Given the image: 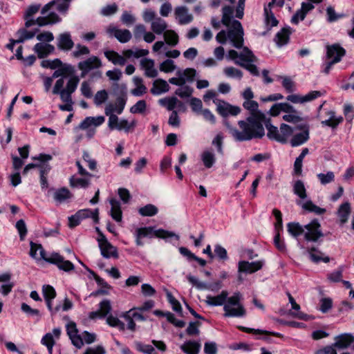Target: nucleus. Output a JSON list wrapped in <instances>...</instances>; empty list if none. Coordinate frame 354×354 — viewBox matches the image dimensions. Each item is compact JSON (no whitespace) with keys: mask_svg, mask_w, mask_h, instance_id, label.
<instances>
[{"mask_svg":"<svg viewBox=\"0 0 354 354\" xmlns=\"http://www.w3.org/2000/svg\"><path fill=\"white\" fill-rule=\"evenodd\" d=\"M263 266V261H257L253 262L241 261L238 264V271L239 272L252 274L261 269Z\"/></svg>","mask_w":354,"mask_h":354,"instance_id":"nucleus-19","label":"nucleus"},{"mask_svg":"<svg viewBox=\"0 0 354 354\" xmlns=\"http://www.w3.org/2000/svg\"><path fill=\"white\" fill-rule=\"evenodd\" d=\"M354 342V336L350 333H344L335 337L334 348H346Z\"/></svg>","mask_w":354,"mask_h":354,"instance_id":"nucleus-29","label":"nucleus"},{"mask_svg":"<svg viewBox=\"0 0 354 354\" xmlns=\"http://www.w3.org/2000/svg\"><path fill=\"white\" fill-rule=\"evenodd\" d=\"M91 217L95 223H97L99 221L98 218V209H95V210H91L89 209H80L75 213V218H79L80 221Z\"/></svg>","mask_w":354,"mask_h":354,"instance_id":"nucleus-40","label":"nucleus"},{"mask_svg":"<svg viewBox=\"0 0 354 354\" xmlns=\"http://www.w3.org/2000/svg\"><path fill=\"white\" fill-rule=\"evenodd\" d=\"M180 348L186 354H198L201 344L195 341H187L180 346Z\"/></svg>","mask_w":354,"mask_h":354,"instance_id":"nucleus-43","label":"nucleus"},{"mask_svg":"<svg viewBox=\"0 0 354 354\" xmlns=\"http://www.w3.org/2000/svg\"><path fill=\"white\" fill-rule=\"evenodd\" d=\"M228 297V292L223 290L221 294L216 296L207 295L206 297V303L209 306H222L225 304Z\"/></svg>","mask_w":354,"mask_h":354,"instance_id":"nucleus-32","label":"nucleus"},{"mask_svg":"<svg viewBox=\"0 0 354 354\" xmlns=\"http://www.w3.org/2000/svg\"><path fill=\"white\" fill-rule=\"evenodd\" d=\"M158 212V209L152 204H147L139 208L138 213L142 216H153Z\"/></svg>","mask_w":354,"mask_h":354,"instance_id":"nucleus-53","label":"nucleus"},{"mask_svg":"<svg viewBox=\"0 0 354 354\" xmlns=\"http://www.w3.org/2000/svg\"><path fill=\"white\" fill-rule=\"evenodd\" d=\"M136 243L138 246L143 245L142 239L145 237L152 238L153 236L167 239L176 236L177 239H179L178 235L174 232H169L162 229L154 230L152 227H138L135 232Z\"/></svg>","mask_w":354,"mask_h":354,"instance_id":"nucleus-8","label":"nucleus"},{"mask_svg":"<svg viewBox=\"0 0 354 354\" xmlns=\"http://www.w3.org/2000/svg\"><path fill=\"white\" fill-rule=\"evenodd\" d=\"M166 43L171 46H175L178 43V35L173 30H167L163 35Z\"/></svg>","mask_w":354,"mask_h":354,"instance_id":"nucleus-52","label":"nucleus"},{"mask_svg":"<svg viewBox=\"0 0 354 354\" xmlns=\"http://www.w3.org/2000/svg\"><path fill=\"white\" fill-rule=\"evenodd\" d=\"M345 50L339 44H333L327 46L326 56L328 59H330L331 60L334 59V57H339L341 60L342 57L345 55Z\"/></svg>","mask_w":354,"mask_h":354,"instance_id":"nucleus-42","label":"nucleus"},{"mask_svg":"<svg viewBox=\"0 0 354 354\" xmlns=\"http://www.w3.org/2000/svg\"><path fill=\"white\" fill-rule=\"evenodd\" d=\"M350 214L351 207L348 203H344L339 206L337 214L342 224L347 222Z\"/></svg>","mask_w":354,"mask_h":354,"instance_id":"nucleus-48","label":"nucleus"},{"mask_svg":"<svg viewBox=\"0 0 354 354\" xmlns=\"http://www.w3.org/2000/svg\"><path fill=\"white\" fill-rule=\"evenodd\" d=\"M58 48L63 50H70L74 46V42L71 39V34L68 32L60 34L57 37Z\"/></svg>","mask_w":354,"mask_h":354,"instance_id":"nucleus-28","label":"nucleus"},{"mask_svg":"<svg viewBox=\"0 0 354 354\" xmlns=\"http://www.w3.org/2000/svg\"><path fill=\"white\" fill-rule=\"evenodd\" d=\"M167 22L160 17L154 19L151 24V30L157 35H164L165 32L167 30Z\"/></svg>","mask_w":354,"mask_h":354,"instance_id":"nucleus-38","label":"nucleus"},{"mask_svg":"<svg viewBox=\"0 0 354 354\" xmlns=\"http://www.w3.org/2000/svg\"><path fill=\"white\" fill-rule=\"evenodd\" d=\"M196 71L192 68H187L185 70H178L176 72L177 77H171L169 82L176 86H183L186 82H192L196 76Z\"/></svg>","mask_w":354,"mask_h":354,"instance_id":"nucleus-10","label":"nucleus"},{"mask_svg":"<svg viewBox=\"0 0 354 354\" xmlns=\"http://www.w3.org/2000/svg\"><path fill=\"white\" fill-rule=\"evenodd\" d=\"M303 131L299 133L295 134L290 140V145L292 147H297L303 145L307 142L309 139V127L307 125H304L303 127Z\"/></svg>","mask_w":354,"mask_h":354,"instance_id":"nucleus-30","label":"nucleus"},{"mask_svg":"<svg viewBox=\"0 0 354 354\" xmlns=\"http://www.w3.org/2000/svg\"><path fill=\"white\" fill-rule=\"evenodd\" d=\"M102 66L100 59L97 56H91L88 58L81 61L77 64L78 69L81 71V77H84L91 71H95L90 75V80H97L102 77V72L97 69Z\"/></svg>","mask_w":354,"mask_h":354,"instance_id":"nucleus-7","label":"nucleus"},{"mask_svg":"<svg viewBox=\"0 0 354 354\" xmlns=\"http://www.w3.org/2000/svg\"><path fill=\"white\" fill-rule=\"evenodd\" d=\"M288 232L294 238H297L301 234L304 235V225L297 222H290L287 224Z\"/></svg>","mask_w":354,"mask_h":354,"instance_id":"nucleus-45","label":"nucleus"},{"mask_svg":"<svg viewBox=\"0 0 354 354\" xmlns=\"http://www.w3.org/2000/svg\"><path fill=\"white\" fill-rule=\"evenodd\" d=\"M99 310L97 311H93L89 313L90 319H95L97 317H104L111 310V302L108 299H104L100 303Z\"/></svg>","mask_w":354,"mask_h":354,"instance_id":"nucleus-27","label":"nucleus"},{"mask_svg":"<svg viewBox=\"0 0 354 354\" xmlns=\"http://www.w3.org/2000/svg\"><path fill=\"white\" fill-rule=\"evenodd\" d=\"M109 98L108 92L104 90L98 91L93 97V102L97 106H101Z\"/></svg>","mask_w":354,"mask_h":354,"instance_id":"nucleus-54","label":"nucleus"},{"mask_svg":"<svg viewBox=\"0 0 354 354\" xmlns=\"http://www.w3.org/2000/svg\"><path fill=\"white\" fill-rule=\"evenodd\" d=\"M91 178L88 176L82 178L72 176L69 179L70 186L75 188H86L90 185Z\"/></svg>","mask_w":354,"mask_h":354,"instance_id":"nucleus-36","label":"nucleus"},{"mask_svg":"<svg viewBox=\"0 0 354 354\" xmlns=\"http://www.w3.org/2000/svg\"><path fill=\"white\" fill-rule=\"evenodd\" d=\"M133 82L136 86V88L131 91V93L133 95L140 97L146 93L147 88L144 85L141 77L136 76L133 78Z\"/></svg>","mask_w":354,"mask_h":354,"instance_id":"nucleus-41","label":"nucleus"},{"mask_svg":"<svg viewBox=\"0 0 354 354\" xmlns=\"http://www.w3.org/2000/svg\"><path fill=\"white\" fill-rule=\"evenodd\" d=\"M105 121L104 116L86 117L79 125V128L86 130V136L91 138L95 133V128L102 124Z\"/></svg>","mask_w":354,"mask_h":354,"instance_id":"nucleus-9","label":"nucleus"},{"mask_svg":"<svg viewBox=\"0 0 354 354\" xmlns=\"http://www.w3.org/2000/svg\"><path fill=\"white\" fill-rule=\"evenodd\" d=\"M227 57L234 60V63L248 70L252 75L259 76V72L257 67L253 64L257 62V57L247 47H244L241 53L234 50L228 51Z\"/></svg>","mask_w":354,"mask_h":354,"instance_id":"nucleus-4","label":"nucleus"},{"mask_svg":"<svg viewBox=\"0 0 354 354\" xmlns=\"http://www.w3.org/2000/svg\"><path fill=\"white\" fill-rule=\"evenodd\" d=\"M106 32L111 36L115 37L120 42L126 43L131 38V33L127 29H118L113 26H110L106 29Z\"/></svg>","mask_w":354,"mask_h":354,"instance_id":"nucleus-20","label":"nucleus"},{"mask_svg":"<svg viewBox=\"0 0 354 354\" xmlns=\"http://www.w3.org/2000/svg\"><path fill=\"white\" fill-rule=\"evenodd\" d=\"M32 158L42 162V163L38 165L37 167L40 169V174L46 175L50 170V166L45 162L52 160V156L41 153L38 156L33 157Z\"/></svg>","mask_w":354,"mask_h":354,"instance_id":"nucleus-37","label":"nucleus"},{"mask_svg":"<svg viewBox=\"0 0 354 354\" xmlns=\"http://www.w3.org/2000/svg\"><path fill=\"white\" fill-rule=\"evenodd\" d=\"M136 124V122L135 120L129 122L127 120L122 119L119 120L118 126L116 127V129L118 131L124 130L125 131H129L131 129H133Z\"/></svg>","mask_w":354,"mask_h":354,"instance_id":"nucleus-62","label":"nucleus"},{"mask_svg":"<svg viewBox=\"0 0 354 354\" xmlns=\"http://www.w3.org/2000/svg\"><path fill=\"white\" fill-rule=\"evenodd\" d=\"M73 72V68L71 65H64L59 67L53 74L52 77L57 78L61 77V78L66 77L71 75Z\"/></svg>","mask_w":354,"mask_h":354,"instance_id":"nucleus-49","label":"nucleus"},{"mask_svg":"<svg viewBox=\"0 0 354 354\" xmlns=\"http://www.w3.org/2000/svg\"><path fill=\"white\" fill-rule=\"evenodd\" d=\"M234 8L225 6L222 8L221 23L228 28V30H221L216 36V41L225 44L228 39L232 45L240 48L243 44V29L240 21L233 19Z\"/></svg>","mask_w":354,"mask_h":354,"instance_id":"nucleus-2","label":"nucleus"},{"mask_svg":"<svg viewBox=\"0 0 354 354\" xmlns=\"http://www.w3.org/2000/svg\"><path fill=\"white\" fill-rule=\"evenodd\" d=\"M223 73L225 76L230 78H237L241 80L243 77L242 71L232 66L224 68Z\"/></svg>","mask_w":354,"mask_h":354,"instance_id":"nucleus-57","label":"nucleus"},{"mask_svg":"<svg viewBox=\"0 0 354 354\" xmlns=\"http://www.w3.org/2000/svg\"><path fill=\"white\" fill-rule=\"evenodd\" d=\"M99 247L101 250L102 255L105 258L117 257V250L106 239L102 233H100L97 238Z\"/></svg>","mask_w":354,"mask_h":354,"instance_id":"nucleus-14","label":"nucleus"},{"mask_svg":"<svg viewBox=\"0 0 354 354\" xmlns=\"http://www.w3.org/2000/svg\"><path fill=\"white\" fill-rule=\"evenodd\" d=\"M307 2L301 3V8L298 10L295 14L292 17L291 22L295 24H298L300 21H303L306 15L315 8L313 3H319L323 0H307Z\"/></svg>","mask_w":354,"mask_h":354,"instance_id":"nucleus-13","label":"nucleus"},{"mask_svg":"<svg viewBox=\"0 0 354 354\" xmlns=\"http://www.w3.org/2000/svg\"><path fill=\"white\" fill-rule=\"evenodd\" d=\"M25 19V26L27 28L30 27L35 24H37L39 26H44L49 24H56L61 21L59 17L53 12L49 13L47 16L39 17L35 20L31 17Z\"/></svg>","mask_w":354,"mask_h":354,"instance_id":"nucleus-12","label":"nucleus"},{"mask_svg":"<svg viewBox=\"0 0 354 354\" xmlns=\"http://www.w3.org/2000/svg\"><path fill=\"white\" fill-rule=\"evenodd\" d=\"M169 85L168 83L162 79H158L153 82V86L151 88V93L154 95H159L167 93L169 91Z\"/></svg>","mask_w":354,"mask_h":354,"instance_id":"nucleus-33","label":"nucleus"},{"mask_svg":"<svg viewBox=\"0 0 354 354\" xmlns=\"http://www.w3.org/2000/svg\"><path fill=\"white\" fill-rule=\"evenodd\" d=\"M73 197V194L66 187L56 189L53 193V199L57 204L68 202Z\"/></svg>","mask_w":354,"mask_h":354,"instance_id":"nucleus-31","label":"nucleus"},{"mask_svg":"<svg viewBox=\"0 0 354 354\" xmlns=\"http://www.w3.org/2000/svg\"><path fill=\"white\" fill-rule=\"evenodd\" d=\"M140 66L145 71V75L151 78L158 76V72L155 68V62L151 59L144 58L140 61Z\"/></svg>","mask_w":354,"mask_h":354,"instance_id":"nucleus-26","label":"nucleus"},{"mask_svg":"<svg viewBox=\"0 0 354 354\" xmlns=\"http://www.w3.org/2000/svg\"><path fill=\"white\" fill-rule=\"evenodd\" d=\"M283 119L288 122L291 123H297L302 121V118L300 116V113L294 109V112H290L287 114H285L283 116Z\"/></svg>","mask_w":354,"mask_h":354,"instance_id":"nucleus-59","label":"nucleus"},{"mask_svg":"<svg viewBox=\"0 0 354 354\" xmlns=\"http://www.w3.org/2000/svg\"><path fill=\"white\" fill-rule=\"evenodd\" d=\"M200 160L206 169H210L216 162V156L212 148L205 149L200 154Z\"/></svg>","mask_w":354,"mask_h":354,"instance_id":"nucleus-22","label":"nucleus"},{"mask_svg":"<svg viewBox=\"0 0 354 354\" xmlns=\"http://www.w3.org/2000/svg\"><path fill=\"white\" fill-rule=\"evenodd\" d=\"M292 192L299 198V200L297 201L296 203L298 205L301 206L303 209L313 212L317 215H321L326 212L324 208L317 206L311 200H306L308 197L307 191L302 180H297L293 183Z\"/></svg>","mask_w":354,"mask_h":354,"instance_id":"nucleus-5","label":"nucleus"},{"mask_svg":"<svg viewBox=\"0 0 354 354\" xmlns=\"http://www.w3.org/2000/svg\"><path fill=\"white\" fill-rule=\"evenodd\" d=\"M263 122H264L265 126L268 130L267 136L271 140H274L277 141V137L280 136V131L278 129L277 127L273 126L270 122V119L267 120H264Z\"/></svg>","mask_w":354,"mask_h":354,"instance_id":"nucleus-51","label":"nucleus"},{"mask_svg":"<svg viewBox=\"0 0 354 354\" xmlns=\"http://www.w3.org/2000/svg\"><path fill=\"white\" fill-rule=\"evenodd\" d=\"M187 279L189 282L191 283L194 286H195L197 289L201 290H209L212 291H217L221 288V281H216L213 283H207L203 281H201L192 275H187Z\"/></svg>","mask_w":354,"mask_h":354,"instance_id":"nucleus-18","label":"nucleus"},{"mask_svg":"<svg viewBox=\"0 0 354 354\" xmlns=\"http://www.w3.org/2000/svg\"><path fill=\"white\" fill-rule=\"evenodd\" d=\"M323 236L321 225L317 220H313L304 225V239L306 241L315 242Z\"/></svg>","mask_w":354,"mask_h":354,"instance_id":"nucleus-11","label":"nucleus"},{"mask_svg":"<svg viewBox=\"0 0 354 354\" xmlns=\"http://www.w3.org/2000/svg\"><path fill=\"white\" fill-rule=\"evenodd\" d=\"M317 177L322 185H326L335 180V174L331 171H328L326 174L319 173Z\"/></svg>","mask_w":354,"mask_h":354,"instance_id":"nucleus-55","label":"nucleus"},{"mask_svg":"<svg viewBox=\"0 0 354 354\" xmlns=\"http://www.w3.org/2000/svg\"><path fill=\"white\" fill-rule=\"evenodd\" d=\"M217 111L223 116L236 115L241 112L239 106H232L224 101H218L217 104Z\"/></svg>","mask_w":354,"mask_h":354,"instance_id":"nucleus-25","label":"nucleus"},{"mask_svg":"<svg viewBox=\"0 0 354 354\" xmlns=\"http://www.w3.org/2000/svg\"><path fill=\"white\" fill-rule=\"evenodd\" d=\"M322 93L319 91H313L307 93L304 96L297 94H291L287 96V100L294 104H304L305 102L314 100L322 95Z\"/></svg>","mask_w":354,"mask_h":354,"instance_id":"nucleus-16","label":"nucleus"},{"mask_svg":"<svg viewBox=\"0 0 354 354\" xmlns=\"http://www.w3.org/2000/svg\"><path fill=\"white\" fill-rule=\"evenodd\" d=\"M279 131L280 136L277 137V142L284 144L287 142L288 138L292 134L293 129L286 124H281Z\"/></svg>","mask_w":354,"mask_h":354,"instance_id":"nucleus-46","label":"nucleus"},{"mask_svg":"<svg viewBox=\"0 0 354 354\" xmlns=\"http://www.w3.org/2000/svg\"><path fill=\"white\" fill-rule=\"evenodd\" d=\"M174 62L171 59H166L160 64V71L165 73H171L176 69Z\"/></svg>","mask_w":354,"mask_h":354,"instance_id":"nucleus-64","label":"nucleus"},{"mask_svg":"<svg viewBox=\"0 0 354 354\" xmlns=\"http://www.w3.org/2000/svg\"><path fill=\"white\" fill-rule=\"evenodd\" d=\"M71 0H53L48 3L46 4L41 10V15H46L49 10L55 7L60 12H65L69 6Z\"/></svg>","mask_w":354,"mask_h":354,"instance_id":"nucleus-23","label":"nucleus"},{"mask_svg":"<svg viewBox=\"0 0 354 354\" xmlns=\"http://www.w3.org/2000/svg\"><path fill=\"white\" fill-rule=\"evenodd\" d=\"M42 293L46 302L47 307L52 315L56 314L61 308L59 305L53 308L52 301L56 297L55 288L50 285H44L42 287Z\"/></svg>","mask_w":354,"mask_h":354,"instance_id":"nucleus-15","label":"nucleus"},{"mask_svg":"<svg viewBox=\"0 0 354 354\" xmlns=\"http://www.w3.org/2000/svg\"><path fill=\"white\" fill-rule=\"evenodd\" d=\"M325 119L321 122L324 126L336 128L343 121L342 116H337L333 110H324Z\"/></svg>","mask_w":354,"mask_h":354,"instance_id":"nucleus-24","label":"nucleus"},{"mask_svg":"<svg viewBox=\"0 0 354 354\" xmlns=\"http://www.w3.org/2000/svg\"><path fill=\"white\" fill-rule=\"evenodd\" d=\"M174 15L180 25L189 24L194 19L192 14L189 12V9L185 6H177L175 8Z\"/></svg>","mask_w":354,"mask_h":354,"instance_id":"nucleus-17","label":"nucleus"},{"mask_svg":"<svg viewBox=\"0 0 354 354\" xmlns=\"http://www.w3.org/2000/svg\"><path fill=\"white\" fill-rule=\"evenodd\" d=\"M80 91L82 95L86 98L93 97V91L90 81H84L80 87Z\"/></svg>","mask_w":354,"mask_h":354,"instance_id":"nucleus-63","label":"nucleus"},{"mask_svg":"<svg viewBox=\"0 0 354 354\" xmlns=\"http://www.w3.org/2000/svg\"><path fill=\"white\" fill-rule=\"evenodd\" d=\"M66 331L73 344L77 348H80L84 343L82 337L78 335L76 324L73 322L68 323L66 325Z\"/></svg>","mask_w":354,"mask_h":354,"instance_id":"nucleus-21","label":"nucleus"},{"mask_svg":"<svg viewBox=\"0 0 354 354\" xmlns=\"http://www.w3.org/2000/svg\"><path fill=\"white\" fill-rule=\"evenodd\" d=\"M291 32L292 31L290 27L283 28L279 32H278L274 37V41L276 42L277 46L281 47L287 44L289 41Z\"/></svg>","mask_w":354,"mask_h":354,"instance_id":"nucleus-34","label":"nucleus"},{"mask_svg":"<svg viewBox=\"0 0 354 354\" xmlns=\"http://www.w3.org/2000/svg\"><path fill=\"white\" fill-rule=\"evenodd\" d=\"M308 253H309L310 259L313 262L318 263L320 261H322L325 263H328L330 261V259L328 257H322L323 254L315 248L308 249Z\"/></svg>","mask_w":354,"mask_h":354,"instance_id":"nucleus-50","label":"nucleus"},{"mask_svg":"<svg viewBox=\"0 0 354 354\" xmlns=\"http://www.w3.org/2000/svg\"><path fill=\"white\" fill-rule=\"evenodd\" d=\"M17 35L18 36L17 41L18 43H22L25 40L32 39L35 36V32L28 31L26 29H20L17 31Z\"/></svg>","mask_w":354,"mask_h":354,"instance_id":"nucleus-60","label":"nucleus"},{"mask_svg":"<svg viewBox=\"0 0 354 354\" xmlns=\"http://www.w3.org/2000/svg\"><path fill=\"white\" fill-rule=\"evenodd\" d=\"M243 106L250 112V115L238 122L240 130L225 123L229 133L238 142L261 138L265 135L263 122L266 120V115L259 110V104L254 100L244 101Z\"/></svg>","mask_w":354,"mask_h":354,"instance_id":"nucleus-1","label":"nucleus"},{"mask_svg":"<svg viewBox=\"0 0 354 354\" xmlns=\"http://www.w3.org/2000/svg\"><path fill=\"white\" fill-rule=\"evenodd\" d=\"M180 88L176 89L175 91L176 95H178L182 98L190 97L193 93V88L187 85L179 86Z\"/></svg>","mask_w":354,"mask_h":354,"instance_id":"nucleus-61","label":"nucleus"},{"mask_svg":"<svg viewBox=\"0 0 354 354\" xmlns=\"http://www.w3.org/2000/svg\"><path fill=\"white\" fill-rule=\"evenodd\" d=\"M264 15H265V21L267 26H270V27L276 26L278 24V21L274 16L273 13L271 11V8L269 7L264 8Z\"/></svg>","mask_w":354,"mask_h":354,"instance_id":"nucleus-56","label":"nucleus"},{"mask_svg":"<svg viewBox=\"0 0 354 354\" xmlns=\"http://www.w3.org/2000/svg\"><path fill=\"white\" fill-rule=\"evenodd\" d=\"M326 20L330 23L336 21L344 17L343 14L337 13L334 8L330 6L326 8Z\"/></svg>","mask_w":354,"mask_h":354,"instance_id":"nucleus-58","label":"nucleus"},{"mask_svg":"<svg viewBox=\"0 0 354 354\" xmlns=\"http://www.w3.org/2000/svg\"><path fill=\"white\" fill-rule=\"evenodd\" d=\"M104 54L106 59L114 65L124 66L126 63V59L114 50H106Z\"/></svg>","mask_w":354,"mask_h":354,"instance_id":"nucleus-39","label":"nucleus"},{"mask_svg":"<svg viewBox=\"0 0 354 354\" xmlns=\"http://www.w3.org/2000/svg\"><path fill=\"white\" fill-rule=\"evenodd\" d=\"M110 204L111 205V216L117 222L122 221V213L120 207V203L115 199L110 200Z\"/></svg>","mask_w":354,"mask_h":354,"instance_id":"nucleus-47","label":"nucleus"},{"mask_svg":"<svg viewBox=\"0 0 354 354\" xmlns=\"http://www.w3.org/2000/svg\"><path fill=\"white\" fill-rule=\"evenodd\" d=\"M55 50L53 45L44 43H37L34 46V50L39 58H44L52 53Z\"/></svg>","mask_w":354,"mask_h":354,"instance_id":"nucleus-35","label":"nucleus"},{"mask_svg":"<svg viewBox=\"0 0 354 354\" xmlns=\"http://www.w3.org/2000/svg\"><path fill=\"white\" fill-rule=\"evenodd\" d=\"M243 296L240 292H235L231 297H228L223 306L224 317H243L246 315V310L241 304Z\"/></svg>","mask_w":354,"mask_h":354,"instance_id":"nucleus-6","label":"nucleus"},{"mask_svg":"<svg viewBox=\"0 0 354 354\" xmlns=\"http://www.w3.org/2000/svg\"><path fill=\"white\" fill-rule=\"evenodd\" d=\"M158 103L160 106L165 107L168 111H174L177 104L183 105V102L176 97H165L160 99Z\"/></svg>","mask_w":354,"mask_h":354,"instance_id":"nucleus-44","label":"nucleus"},{"mask_svg":"<svg viewBox=\"0 0 354 354\" xmlns=\"http://www.w3.org/2000/svg\"><path fill=\"white\" fill-rule=\"evenodd\" d=\"M30 255L32 258L39 260L44 259L45 261L56 265L59 269L66 272L73 270L74 265L59 254L53 252L49 257L46 256V252L41 244L33 242L30 243Z\"/></svg>","mask_w":354,"mask_h":354,"instance_id":"nucleus-3","label":"nucleus"}]
</instances>
